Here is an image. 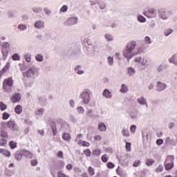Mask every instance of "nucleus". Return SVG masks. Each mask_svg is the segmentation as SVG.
<instances>
[{
  "instance_id": "1",
  "label": "nucleus",
  "mask_w": 177,
  "mask_h": 177,
  "mask_svg": "<svg viewBox=\"0 0 177 177\" xmlns=\"http://www.w3.org/2000/svg\"><path fill=\"white\" fill-rule=\"evenodd\" d=\"M136 47V41H130L123 50V56L127 59L128 63H129V60L132 59V57L136 56V53H133Z\"/></svg>"
},
{
  "instance_id": "2",
  "label": "nucleus",
  "mask_w": 177,
  "mask_h": 177,
  "mask_svg": "<svg viewBox=\"0 0 177 177\" xmlns=\"http://www.w3.org/2000/svg\"><path fill=\"white\" fill-rule=\"evenodd\" d=\"M175 161V156L174 155L167 156L166 160L165 161V169L166 171H171L174 168Z\"/></svg>"
},
{
  "instance_id": "3",
  "label": "nucleus",
  "mask_w": 177,
  "mask_h": 177,
  "mask_svg": "<svg viewBox=\"0 0 177 177\" xmlns=\"http://www.w3.org/2000/svg\"><path fill=\"white\" fill-rule=\"evenodd\" d=\"M80 98L82 100V103L83 104H88L91 102V93L88 91L84 90L81 93Z\"/></svg>"
},
{
  "instance_id": "4",
  "label": "nucleus",
  "mask_w": 177,
  "mask_h": 177,
  "mask_svg": "<svg viewBox=\"0 0 177 177\" xmlns=\"http://www.w3.org/2000/svg\"><path fill=\"white\" fill-rule=\"evenodd\" d=\"M38 74V68L30 67L26 72V75L28 78H32V80H35V75Z\"/></svg>"
},
{
  "instance_id": "5",
  "label": "nucleus",
  "mask_w": 177,
  "mask_h": 177,
  "mask_svg": "<svg viewBox=\"0 0 177 177\" xmlns=\"http://www.w3.org/2000/svg\"><path fill=\"white\" fill-rule=\"evenodd\" d=\"M78 23V17H71L68 18V19L64 23L66 26H71L77 24Z\"/></svg>"
},
{
  "instance_id": "6",
  "label": "nucleus",
  "mask_w": 177,
  "mask_h": 177,
  "mask_svg": "<svg viewBox=\"0 0 177 177\" xmlns=\"http://www.w3.org/2000/svg\"><path fill=\"white\" fill-rule=\"evenodd\" d=\"M3 60H6V57L9 55V43H4L2 49Z\"/></svg>"
},
{
  "instance_id": "7",
  "label": "nucleus",
  "mask_w": 177,
  "mask_h": 177,
  "mask_svg": "<svg viewBox=\"0 0 177 177\" xmlns=\"http://www.w3.org/2000/svg\"><path fill=\"white\" fill-rule=\"evenodd\" d=\"M138 115H139V111H138L137 109H134L130 111L129 113V117H131V118L134 120H138V118H139Z\"/></svg>"
},
{
  "instance_id": "8",
  "label": "nucleus",
  "mask_w": 177,
  "mask_h": 177,
  "mask_svg": "<svg viewBox=\"0 0 177 177\" xmlns=\"http://www.w3.org/2000/svg\"><path fill=\"white\" fill-rule=\"evenodd\" d=\"M35 28H37V30H41L42 28H45V21L42 20H39L35 23Z\"/></svg>"
},
{
  "instance_id": "9",
  "label": "nucleus",
  "mask_w": 177,
  "mask_h": 177,
  "mask_svg": "<svg viewBox=\"0 0 177 177\" xmlns=\"http://www.w3.org/2000/svg\"><path fill=\"white\" fill-rule=\"evenodd\" d=\"M156 87H157L156 91L158 92H162V91L167 89V84H162L161 82H158Z\"/></svg>"
},
{
  "instance_id": "10",
  "label": "nucleus",
  "mask_w": 177,
  "mask_h": 177,
  "mask_svg": "<svg viewBox=\"0 0 177 177\" xmlns=\"http://www.w3.org/2000/svg\"><path fill=\"white\" fill-rule=\"evenodd\" d=\"M50 127L52 129L53 136L57 135V128L56 127V123L55 122H50Z\"/></svg>"
},
{
  "instance_id": "11",
  "label": "nucleus",
  "mask_w": 177,
  "mask_h": 177,
  "mask_svg": "<svg viewBox=\"0 0 177 177\" xmlns=\"http://www.w3.org/2000/svg\"><path fill=\"white\" fill-rule=\"evenodd\" d=\"M21 99V95L20 93H15L11 98V100L13 103H17V102H20Z\"/></svg>"
},
{
  "instance_id": "12",
  "label": "nucleus",
  "mask_w": 177,
  "mask_h": 177,
  "mask_svg": "<svg viewBox=\"0 0 177 177\" xmlns=\"http://www.w3.org/2000/svg\"><path fill=\"white\" fill-rule=\"evenodd\" d=\"M44 111H45V109L44 108L38 109L37 111H36L35 112V115L37 118H41L42 115H44Z\"/></svg>"
},
{
  "instance_id": "13",
  "label": "nucleus",
  "mask_w": 177,
  "mask_h": 177,
  "mask_svg": "<svg viewBox=\"0 0 177 177\" xmlns=\"http://www.w3.org/2000/svg\"><path fill=\"white\" fill-rule=\"evenodd\" d=\"M102 95L106 99H111V92H110V91H109L107 88L104 90Z\"/></svg>"
},
{
  "instance_id": "14",
  "label": "nucleus",
  "mask_w": 177,
  "mask_h": 177,
  "mask_svg": "<svg viewBox=\"0 0 177 177\" xmlns=\"http://www.w3.org/2000/svg\"><path fill=\"white\" fill-rule=\"evenodd\" d=\"M84 42L88 45V48L89 49L95 50V46L92 44V41H91V39L85 38Z\"/></svg>"
},
{
  "instance_id": "15",
  "label": "nucleus",
  "mask_w": 177,
  "mask_h": 177,
  "mask_svg": "<svg viewBox=\"0 0 177 177\" xmlns=\"http://www.w3.org/2000/svg\"><path fill=\"white\" fill-rule=\"evenodd\" d=\"M127 74L129 75V77H133L135 74H136V71L132 67H129L127 68Z\"/></svg>"
},
{
  "instance_id": "16",
  "label": "nucleus",
  "mask_w": 177,
  "mask_h": 177,
  "mask_svg": "<svg viewBox=\"0 0 177 177\" xmlns=\"http://www.w3.org/2000/svg\"><path fill=\"white\" fill-rule=\"evenodd\" d=\"M159 16L162 19V20H167L168 17H167V14H165V11L164 10H158Z\"/></svg>"
},
{
  "instance_id": "17",
  "label": "nucleus",
  "mask_w": 177,
  "mask_h": 177,
  "mask_svg": "<svg viewBox=\"0 0 177 177\" xmlns=\"http://www.w3.org/2000/svg\"><path fill=\"white\" fill-rule=\"evenodd\" d=\"M22 155L24 156L26 158H32V154H31V152L28 150H23L22 151Z\"/></svg>"
},
{
  "instance_id": "18",
  "label": "nucleus",
  "mask_w": 177,
  "mask_h": 177,
  "mask_svg": "<svg viewBox=\"0 0 177 177\" xmlns=\"http://www.w3.org/2000/svg\"><path fill=\"white\" fill-rule=\"evenodd\" d=\"M62 139L66 142H70L71 140V135L68 133H64L62 134Z\"/></svg>"
},
{
  "instance_id": "19",
  "label": "nucleus",
  "mask_w": 177,
  "mask_h": 177,
  "mask_svg": "<svg viewBox=\"0 0 177 177\" xmlns=\"http://www.w3.org/2000/svg\"><path fill=\"white\" fill-rule=\"evenodd\" d=\"M91 6L92 8H96L97 9L99 8V1L98 0H90Z\"/></svg>"
},
{
  "instance_id": "20",
  "label": "nucleus",
  "mask_w": 177,
  "mask_h": 177,
  "mask_svg": "<svg viewBox=\"0 0 177 177\" xmlns=\"http://www.w3.org/2000/svg\"><path fill=\"white\" fill-rule=\"evenodd\" d=\"M10 66V64L8 62L6 64V66L2 68L1 71H0V75H3L6 71H8V69L9 68V66Z\"/></svg>"
},
{
  "instance_id": "21",
  "label": "nucleus",
  "mask_w": 177,
  "mask_h": 177,
  "mask_svg": "<svg viewBox=\"0 0 177 177\" xmlns=\"http://www.w3.org/2000/svg\"><path fill=\"white\" fill-rule=\"evenodd\" d=\"M98 129L99 131H101V132H104L106 129H107V127H106V124L103 122H100L98 124Z\"/></svg>"
},
{
  "instance_id": "22",
  "label": "nucleus",
  "mask_w": 177,
  "mask_h": 177,
  "mask_svg": "<svg viewBox=\"0 0 177 177\" xmlns=\"http://www.w3.org/2000/svg\"><path fill=\"white\" fill-rule=\"evenodd\" d=\"M0 153L6 157H10V151L5 149H0Z\"/></svg>"
},
{
  "instance_id": "23",
  "label": "nucleus",
  "mask_w": 177,
  "mask_h": 177,
  "mask_svg": "<svg viewBox=\"0 0 177 177\" xmlns=\"http://www.w3.org/2000/svg\"><path fill=\"white\" fill-rule=\"evenodd\" d=\"M15 158L17 161H21V158H23V152L22 151H19V152H17L15 153Z\"/></svg>"
},
{
  "instance_id": "24",
  "label": "nucleus",
  "mask_w": 177,
  "mask_h": 177,
  "mask_svg": "<svg viewBox=\"0 0 177 177\" xmlns=\"http://www.w3.org/2000/svg\"><path fill=\"white\" fill-rule=\"evenodd\" d=\"M104 38L105 39H106V41H108V42H110L113 41V39H114V37L110 33H106L104 35Z\"/></svg>"
},
{
  "instance_id": "25",
  "label": "nucleus",
  "mask_w": 177,
  "mask_h": 177,
  "mask_svg": "<svg viewBox=\"0 0 177 177\" xmlns=\"http://www.w3.org/2000/svg\"><path fill=\"white\" fill-rule=\"evenodd\" d=\"M137 102L138 103H139V104H141V106H145V104H146L147 100L145 99L144 97H141L140 98H138Z\"/></svg>"
},
{
  "instance_id": "26",
  "label": "nucleus",
  "mask_w": 177,
  "mask_h": 177,
  "mask_svg": "<svg viewBox=\"0 0 177 177\" xmlns=\"http://www.w3.org/2000/svg\"><path fill=\"white\" fill-rule=\"evenodd\" d=\"M107 63L109 66H113L114 65V57L111 56H109L107 57Z\"/></svg>"
},
{
  "instance_id": "27",
  "label": "nucleus",
  "mask_w": 177,
  "mask_h": 177,
  "mask_svg": "<svg viewBox=\"0 0 177 177\" xmlns=\"http://www.w3.org/2000/svg\"><path fill=\"white\" fill-rule=\"evenodd\" d=\"M176 55H172L171 57L169 59V63H173V64H175L176 66H177V60H176Z\"/></svg>"
},
{
  "instance_id": "28",
  "label": "nucleus",
  "mask_w": 177,
  "mask_h": 177,
  "mask_svg": "<svg viewBox=\"0 0 177 177\" xmlns=\"http://www.w3.org/2000/svg\"><path fill=\"white\" fill-rule=\"evenodd\" d=\"M121 133L123 136H126V138H129V131H128V129L123 128V129L121 131Z\"/></svg>"
},
{
  "instance_id": "29",
  "label": "nucleus",
  "mask_w": 177,
  "mask_h": 177,
  "mask_svg": "<svg viewBox=\"0 0 177 177\" xmlns=\"http://www.w3.org/2000/svg\"><path fill=\"white\" fill-rule=\"evenodd\" d=\"M15 111L17 114H21V112L23 111V107H21V105H17L15 107Z\"/></svg>"
},
{
  "instance_id": "30",
  "label": "nucleus",
  "mask_w": 177,
  "mask_h": 177,
  "mask_svg": "<svg viewBox=\"0 0 177 177\" xmlns=\"http://www.w3.org/2000/svg\"><path fill=\"white\" fill-rule=\"evenodd\" d=\"M137 19L140 23H146V17L142 15H138Z\"/></svg>"
},
{
  "instance_id": "31",
  "label": "nucleus",
  "mask_w": 177,
  "mask_h": 177,
  "mask_svg": "<svg viewBox=\"0 0 177 177\" xmlns=\"http://www.w3.org/2000/svg\"><path fill=\"white\" fill-rule=\"evenodd\" d=\"M68 10V6L67 5H64L60 9H59V13H66Z\"/></svg>"
},
{
  "instance_id": "32",
  "label": "nucleus",
  "mask_w": 177,
  "mask_h": 177,
  "mask_svg": "<svg viewBox=\"0 0 177 177\" xmlns=\"http://www.w3.org/2000/svg\"><path fill=\"white\" fill-rule=\"evenodd\" d=\"M39 102L41 106H45V103H46V99L45 97H39Z\"/></svg>"
},
{
  "instance_id": "33",
  "label": "nucleus",
  "mask_w": 177,
  "mask_h": 177,
  "mask_svg": "<svg viewBox=\"0 0 177 177\" xmlns=\"http://www.w3.org/2000/svg\"><path fill=\"white\" fill-rule=\"evenodd\" d=\"M32 11L35 13H41V12H42V8L38 6L33 7Z\"/></svg>"
},
{
  "instance_id": "34",
  "label": "nucleus",
  "mask_w": 177,
  "mask_h": 177,
  "mask_svg": "<svg viewBox=\"0 0 177 177\" xmlns=\"http://www.w3.org/2000/svg\"><path fill=\"white\" fill-rule=\"evenodd\" d=\"M172 32H174V30L168 28L164 31V35L165 37H169V35H171Z\"/></svg>"
},
{
  "instance_id": "35",
  "label": "nucleus",
  "mask_w": 177,
  "mask_h": 177,
  "mask_svg": "<svg viewBox=\"0 0 177 177\" xmlns=\"http://www.w3.org/2000/svg\"><path fill=\"white\" fill-rule=\"evenodd\" d=\"M120 92L122 93H127L128 92V87L125 84H122V88H120Z\"/></svg>"
},
{
  "instance_id": "36",
  "label": "nucleus",
  "mask_w": 177,
  "mask_h": 177,
  "mask_svg": "<svg viewBox=\"0 0 177 177\" xmlns=\"http://www.w3.org/2000/svg\"><path fill=\"white\" fill-rule=\"evenodd\" d=\"M6 109H8L7 105L5 103H3V102H0V110L1 111H5Z\"/></svg>"
},
{
  "instance_id": "37",
  "label": "nucleus",
  "mask_w": 177,
  "mask_h": 177,
  "mask_svg": "<svg viewBox=\"0 0 177 177\" xmlns=\"http://www.w3.org/2000/svg\"><path fill=\"white\" fill-rule=\"evenodd\" d=\"M8 128H10V129H15V128H16V124L15 122H12V121H9L8 122Z\"/></svg>"
},
{
  "instance_id": "38",
  "label": "nucleus",
  "mask_w": 177,
  "mask_h": 177,
  "mask_svg": "<svg viewBox=\"0 0 177 177\" xmlns=\"http://www.w3.org/2000/svg\"><path fill=\"white\" fill-rule=\"evenodd\" d=\"M154 162H156V161L154 160L147 159V162H146V165H147V167H151V165H153Z\"/></svg>"
},
{
  "instance_id": "39",
  "label": "nucleus",
  "mask_w": 177,
  "mask_h": 177,
  "mask_svg": "<svg viewBox=\"0 0 177 177\" xmlns=\"http://www.w3.org/2000/svg\"><path fill=\"white\" fill-rule=\"evenodd\" d=\"M9 146L10 147V149H16L17 147V143L15 141H10L9 142Z\"/></svg>"
},
{
  "instance_id": "40",
  "label": "nucleus",
  "mask_w": 177,
  "mask_h": 177,
  "mask_svg": "<svg viewBox=\"0 0 177 177\" xmlns=\"http://www.w3.org/2000/svg\"><path fill=\"white\" fill-rule=\"evenodd\" d=\"M147 12L148 13H150V15H153V17H156V16H157V12H156V10L154 8H149Z\"/></svg>"
},
{
  "instance_id": "41",
  "label": "nucleus",
  "mask_w": 177,
  "mask_h": 177,
  "mask_svg": "<svg viewBox=\"0 0 177 177\" xmlns=\"http://www.w3.org/2000/svg\"><path fill=\"white\" fill-rule=\"evenodd\" d=\"M37 62H44V55L39 54L35 57Z\"/></svg>"
},
{
  "instance_id": "42",
  "label": "nucleus",
  "mask_w": 177,
  "mask_h": 177,
  "mask_svg": "<svg viewBox=\"0 0 177 177\" xmlns=\"http://www.w3.org/2000/svg\"><path fill=\"white\" fill-rule=\"evenodd\" d=\"M144 41L147 45H150V44H151V39L149 36H146Z\"/></svg>"
},
{
  "instance_id": "43",
  "label": "nucleus",
  "mask_w": 177,
  "mask_h": 177,
  "mask_svg": "<svg viewBox=\"0 0 177 177\" xmlns=\"http://www.w3.org/2000/svg\"><path fill=\"white\" fill-rule=\"evenodd\" d=\"M12 59L16 62L18 60H20V55H19L17 53H15L12 55Z\"/></svg>"
},
{
  "instance_id": "44",
  "label": "nucleus",
  "mask_w": 177,
  "mask_h": 177,
  "mask_svg": "<svg viewBox=\"0 0 177 177\" xmlns=\"http://www.w3.org/2000/svg\"><path fill=\"white\" fill-rule=\"evenodd\" d=\"M86 114L87 117L93 118V110L88 109L86 112Z\"/></svg>"
},
{
  "instance_id": "45",
  "label": "nucleus",
  "mask_w": 177,
  "mask_h": 177,
  "mask_svg": "<svg viewBox=\"0 0 177 177\" xmlns=\"http://www.w3.org/2000/svg\"><path fill=\"white\" fill-rule=\"evenodd\" d=\"M6 82L8 86H12L13 85V80L10 77H8V80H6Z\"/></svg>"
},
{
  "instance_id": "46",
  "label": "nucleus",
  "mask_w": 177,
  "mask_h": 177,
  "mask_svg": "<svg viewBox=\"0 0 177 177\" xmlns=\"http://www.w3.org/2000/svg\"><path fill=\"white\" fill-rule=\"evenodd\" d=\"M18 29L20 30V31H26V30H27V26L24 24L19 25Z\"/></svg>"
},
{
  "instance_id": "47",
  "label": "nucleus",
  "mask_w": 177,
  "mask_h": 177,
  "mask_svg": "<svg viewBox=\"0 0 177 177\" xmlns=\"http://www.w3.org/2000/svg\"><path fill=\"white\" fill-rule=\"evenodd\" d=\"M84 153L86 157H91L92 156V152L91 151V149H86L84 151Z\"/></svg>"
},
{
  "instance_id": "48",
  "label": "nucleus",
  "mask_w": 177,
  "mask_h": 177,
  "mask_svg": "<svg viewBox=\"0 0 177 177\" xmlns=\"http://www.w3.org/2000/svg\"><path fill=\"white\" fill-rule=\"evenodd\" d=\"M77 113H79V114H84V113H85V109L82 106H78L77 108Z\"/></svg>"
},
{
  "instance_id": "49",
  "label": "nucleus",
  "mask_w": 177,
  "mask_h": 177,
  "mask_svg": "<svg viewBox=\"0 0 177 177\" xmlns=\"http://www.w3.org/2000/svg\"><path fill=\"white\" fill-rule=\"evenodd\" d=\"M88 171L89 172V175L93 176L95 175V169L92 167H88Z\"/></svg>"
},
{
  "instance_id": "50",
  "label": "nucleus",
  "mask_w": 177,
  "mask_h": 177,
  "mask_svg": "<svg viewBox=\"0 0 177 177\" xmlns=\"http://www.w3.org/2000/svg\"><path fill=\"white\" fill-rule=\"evenodd\" d=\"M5 174L7 176H12V175H13V170H9V169H6L5 171Z\"/></svg>"
},
{
  "instance_id": "51",
  "label": "nucleus",
  "mask_w": 177,
  "mask_h": 177,
  "mask_svg": "<svg viewBox=\"0 0 177 177\" xmlns=\"http://www.w3.org/2000/svg\"><path fill=\"white\" fill-rule=\"evenodd\" d=\"M35 82L34 81V79H33L30 82H28V83H26V86H27V88H31V86H32V85H34Z\"/></svg>"
},
{
  "instance_id": "52",
  "label": "nucleus",
  "mask_w": 177,
  "mask_h": 177,
  "mask_svg": "<svg viewBox=\"0 0 177 177\" xmlns=\"http://www.w3.org/2000/svg\"><path fill=\"white\" fill-rule=\"evenodd\" d=\"M44 11L45 12V14L47 16H50V15L52 13V11H50V10H49V8H48L46 7L44 8Z\"/></svg>"
},
{
  "instance_id": "53",
  "label": "nucleus",
  "mask_w": 177,
  "mask_h": 177,
  "mask_svg": "<svg viewBox=\"0 0 177 177\" xmlns=\"http://www.w3.org/2000/svg\"><path fill=\"white\" fill-rule=\"evenodd\" d=\"M9 117H10V114H9L7 112H4L3 113L2 119L3 120H8V118H9Z\"/></svg>"
},
{
  "instance_id": "54",
  "label": "nucleus",
  "mask_w": 177,
  "mask_h": 177,
  "mask_svg": "<svg viewBox=\"0 0 177 177\" xmlns=\"http://www.w3.org/2000/svg\"><path fill=\"white\" fill-rule=\"evenodd\" d=\"M164 170V166L160 165L156 169V172H162Z\"/></svg>"
},
{
  "instance_id": "55",
  "label": "nucleus",
  "mask_w": 177,
  "mask_h": 177,
  "mask_svg": "<svg viewBox=\"0 0 177 177\" xmlns=\"http://www.w3.org/2000/svg\"><path fill=\"white\" fill-rule=\"evenodd\" d=\"M101 158L103 162H107V161H109V158L106 154L103 155Z\"/></svg>"
},
{
  "instance_id": "56",
  "label": "nucleus",
  "mask_w": 177,
  "mask_h": 177,
  "mask_svg": "<svg viewBox=\"0 0 177 177\" xmlns=\"http://www.w3.org/2000/svg\"><path fill=\"white\" fill-rule=\"evenodd\" d=\"M106 167H107V168L112 169V168H114V167H115V165H114V163L109 162L106 164Z\"/></svg>"
},
{
  "instance_id": "57",
  "label": "nucleus",
  "mask_w": 177,
  "mask_h": 177,
  "mask_svg": "<svg viewBox=\"0 0 177 177\" xmlns=\"http://www.w3.org/2000/svg\"><path fill=\"white\" fill-rule=\"evenodd\" d=\"M130 131H131V133H135V132L136 131V125H134V124L131 125L130 127Z\"/></svg>"
},
{
  "instance_id": "58",
  "label": "nucleus",
  "mask_w": 177,
  "mask_h": 177,
  "mask_svg": "<svg viewBox=\"0 0 177 177\" xmlns=\"http://www.w3.org/2000/svg\"><path fill=\"white\" fill-rule=\"evenodd\" d=\"M1 138H8V133L5 131H1L0 133Z\"/></svg>"
},
{
  "instance_id": "59",
  "label": "nucleus",
  "mask_w": 177,
  "mask_h": 177,
  "mask_svg": "<svg viewBox=\"0 0 177 177\" xmlns=\"http://www.w3.org/2000/svg\"><path fill=\"white\" fill-rule=\"evenodd\" d=\"M93 156H100V149H95L93 151Z\"/></svg>"
},
{
  "instance_id": "60",
  "label": "nucleus",
  "mask_w": 177,
  "mask_h": 177,
  "mask_svg": "<svg viewBox=\"0 0 177 177\" xmlns=\"http://www.w3.org/2000/svg\"><path fill=\"white\" fill-rule=\"evenodd\" d=\"M69 120L71 121V122H77V121H78V119L75 118L74 115H71L69 117Z\"/></svg>"
},
{
  "instance_id": "61",
  "label": "nucleus",
  "mask_w": 177,
  "mask_h": 177,
  "mask_svg": "<svg viewBox=\"0 0 177 177\" xmlns=\"http://www.w3.org/2000/svg\"><path fill=\"white\" fill-rule=\"evenodd\" d=\"M8 17L10 19H12V17H16V16L15 15V12H13L12 11H9L8 13Z\"/></svg>"
},
{
  "instance_id": "62",
  "label": "nucleus",
  "mask_w": 177,
  "mask_h": 177,
  "mask_svg": "<svg viewBox=\"0 0 177 177\" xmlns=\"http://www.w3.org/2000/svg\"><path fill=\"white\" fill-rule=\"evenodd\" d=\"M134 62H136V63H141L142 62V57H140V56L136 57L134 59Z\"/></svg>"
},
{
  "instance_id": "63",
  "label": "nucleus",
  "mask_w": 177,
  "mask_h": 177,
  "mask_svg": "<svg viewBox=\"0 0 177 177\" xmlns=\"http://www.w3.org/2000/svg\"><path fill=\"white\" fill-rule=\"evenodd\" d=\"M125 148L127 150V151H131V142H126Z\"/></svg>"
},
{
  "instance_id": "64",
  "label": "nucleus",
  "mask_w": 177,
  "mask_h": 177,
  "mask_svg": "<svg viewBox=\"0 0 177 177\" xmlns=\"http://www.w3.org/2000/svg\"><path fill=\"white\" fill-rule=\"evenodd\" d=\"M57 176L58 177H70L65 174L61 173L60 171L57 173Z\"/></svg>"
}]
</instances>
